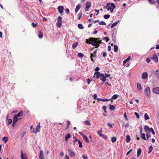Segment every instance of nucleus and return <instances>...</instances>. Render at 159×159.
Returning <instances> with one entry per match:
<instances>
[{
  "label": "nucleus",
  "mask_w": 159,
  "mask_h": 159,
  "mask_svg": "<svg viewBox=\"0 0 159 159\" xmlns=\"http://www.w3.org/2000/svg\"><path fill=\"white\" fill-rule=\"evenodd\" d=\"M26 133V131H23V132L20 135L21 136V138H22L24 136V135Z\"/></svg>",
  "instance_id": "nucleus-47"
},
{
  "label": "nucleus",
  "mask_w": 159,
  "mask_h": 159,
  "mask_svg": "<svg viewBox=\"0 0 159 159\" xmlns=\"http://www.w3.org/2000/svg\"><path fill=\"white\" fill-rule=\"evenodd\" d=\"M82 13L81 12L80 13H79L78 14V20L80 19L81 17L82 16Z\"/></svg>",
  "instance_id": "nucleus-44"
},
{
  "label": "nucleus",
  "mask_w": 159,
  "mask_h": 159,
  "mask_svg": "<svg viewBox=\"0 0 159 159\" xmlns=\"http://www.w3.org/2000/svg\"><path fill=\"white\" fill-rule=\"evenodd\" d=\"M8 138L7 137H4L2 139V140L4 141V143H6L8 141Z\"/></svg>",
  "instance_id": "nucleus-29"
},
{
  "label": "nucleus",
  "mask_w": 159,
  "mask_h": 159,
  "mask_svg": "<svg viewBox=\"0 0 159 159\" xmlns=\"http://www.w3.org/2000/svg\"><path fill=\"white\" fill-rule=\"evenodd\" d=\"M99 24L101 25H106V23L103 21H101L99 22Z\"/></svg>",
  "instance_id": "nucleus-46"
},
{
  "label": "nucleus",
  "mask_w": 159,
  "mask_h": 159,
  "mask_svg": "<svg viewBox=\"0 0 159 159\" xmlns=\"http://www.w3.org/2000/svg\"><path fill=\"white\" fill-rule=\"evenodd\" d=\"M21 157L22 159H27L26 154L25 153H23L22 151L21 152Z\"/></svg>",
  "instance_id": "nucleus-16"
},
{
  "label": "nucleus",
  "mask_w": 159,
  "mask_h": 159,
  "mask_svg": "<svg viewBox=\"0 0 159 159\" xmlns=\"http://www.w3.org/2000/svg\"><path fill=\"white\" fill-rule=\"evenodd\" d=\"M68 150L70 157H75V153L73 152L71 149H68Z\"/></svg>",
  "instance_id": "nucleus-7"
},
{
  "label": "nucleus",
  "mask_w": 159,
  "mask_h": 159,
  "mask_svg": "<svg viewBox=\"0 0 159 159\" xmlns=\"http://www.w3.org/2000/svg\"><path fill=\"white\" fill-rule=\"evenodd\" d=\"M107 107L105 106H102V109L104 110V112L105 113L107 112V111H106Z\"/></svg>",
  "instance_id": "nucleus-48"
},
{
  "label": "nucleus",
  "mask_w": 159,
  "mask_h": 159,
  "mask_svg": "<svg viewBox=\"0 0 159 159\" xmlns=\"http://www.w3.org/2000/svg\"><path fill=\"white\" fill-rule=\"evenodd\" d=\"M141 138L144 140H146V139L145 137V134L144 133H141Z\"/></svg>",
  "instance_id": "nucleus-33"
},
{
  "label": "nucleus",
  "mask_w": 159,
  "mask_h": 159,
  "mask_svg": "<svg viewBox=\"0 0 159 159\" xmlns=\"http://www.w3.org/2000/svg\"><path fill=\"white\" fill-rule=\"evenodd\" d=\"M39 158V159H45L43 155V152L42 150H41L40 151Z\"/></svg>",
  "instance_id": "nucleus-11"
},
{
  "label": "nucleus",
  "mask_w": 159,
  "mask_h": 159,
  "mask_svg": "<svg viewBox=\"0 0 159 159\" xmlns=\"http://www.w3.org/2000/svg\"><path fill=\"white\" fill-rule=\"evenodd\" d=\"M153 149V147L152 146H150L149 148H148V153L149 154L152 151Z\"/></svg>",
  "instance_id": "nucleus-36"
},
{
  "label": "nucleus",
  "mask_w": 159,
  "mask_h": 159,
  "mask_svg": "<svg viewBox=\"0 0 159 159\" xmlns=\"http://www.w3.org/2000/svg\"><path fill=\"white\" fill-rule=\"evenodd\" d=\"M78 43L77 42H76L75 43H74L72 45V48L73 49H75V48H76L77 46L78 45Z\"/></svg>",
  "instance_id": "nucleus-37"
},
{
  "label": "nucleus",
  "mask_w": 159,
  "mask_h": 159,
  "mask_svg": "<svg viewBox=\"0 0 159 159\" xmlns=\"http://www.w3.org/2000/svg\"><path fill=\"white\" fill-rule=\"evenodd\" d=\"M31 25L33 28H34L36 26V24H35L34 22H32L31 23Z\"/></svg>",
  "instance_id": "nucleus-59"
},
{
  "label": "nucleus",
  "mask_w": 159,
  "mask_h": 159,
  "mask_svg": "<svg viewBox=\"0 0 159 159\" xmlns=\"http://www.w3.org/2000/svg\"><path fill=\"white\" fill-rule=\"evenodd\" d=\"M91 6V3L89 1H87L86 2V8H88V9H89Z\"/></svg>",
  "instance_id": "nucleus-19"
},
{
  "label": "nucleus",
  "mask_w": 159,
  "mask_h": 159,
  "mask_svg": "<svg viewBox=\"0 0 159 159\" xmlns=\"http://www.w3.org/2000/svg\"><path fill=\"white\" fill-rule=\"evenodd\" d=\"M77 56L79 57H83L84 56V55L83 54L81 53L80 52L78 54Z\"/></svg>",
  "instance_id": "nucleus-40"
},
{
  "label": "nucleus",
  "mask_w": 159,
  "mask_h": 159,
  "mask_svg": "<svg viewBox=\"0 0 159 159\" xmlns=\"http://www.w3.org/2000/svg\"><path fill=\"white\" fill-rule=\"evenodd\" d=\"M97 100L98 102L101 101L104 102V99H100L99 98H98Z\"/></svg>",
  "instance_id": "nucleus-58"
},
{
  "label": "nucleus",
  "mask_w": 159,
  "mask_h": 159,
  "mask_svg": "<svg viewBox=\"0 0 159 159\" xmlns=\"http://www.w3.org/2000/svg\"><path fill=\"white\" fill-rule=\"evenodd\" d=\"M144 119L146 120H147L150 119L148 114L147 113L144 114Z\"/></svg>",
  "instance_id": "nucleus-32"
},
{
  "label": "nucleus",
  "mask_w": 159,
  "mask_h": 159,
  "mask_svg": "<svg viewBox=\"0 0 159 159\" xmlns=\"http://www.w3.org/2000/svg\"><path fill=\"white\" fill-rule=\"evenodd\" d=\"M126 142L128 143H129L130 140V138L129 135H127L126 138Z\"/></svg>",
  "instance_id": "nucleus-25"
},
{
  "label": "nucleus",
  "mask_w": 159,
  "mask_h": 159,
  "mask_svg": "<svg viewBox=\"0 0 159 159\" xmlns=\"http://www.w3.org/2000/svg\"><path fill=\"white\" fill-rule=\"evenodd\" d=\"M150 130H151V132L152 133V134L153 135H154L155 134V132H154V131L153 129V128H150Z\"/></svg>",
  "instance_id": "nucleus-56"
},
{
  "label": "nucleus",
  "mask_w": 159,
  "mask_h": 159,
  "mask_svg": "<svg viewBox=\"0 0 159 159\" xmlns=\"http://www.w3.org/2000/svg\"><path fill=\"white\" fill-rule=\"evenodd\" d=\"M78 143L79 145V147L80 148H81L83 147L82 143L80 141H78Z\"/></svg>",
  "instance_id": "nucleus-45"
},
{
  "label": "nucleus",
  "mask_w": 159,
  "mask_h": 159,
  "mask_svg": "<svg viewBox=\"0 0 159 159\" xmlns=\"http://www.w3.org/2000/svg\"><path fill=\"white\" fill-rule=\"evenodd\" d=\"M118 50V47L117 45H114V51L115 52H116Z\"/></svg>",
  "instance_id": "nucleus-34"
},
{
  "label": "nucleus",
  "mask_w": 159,
  "mask_h": 159,
  "mask_svg": "<svg viewBox=\"0 0 159 159\" xmlns=\"http://www.w3.org/2000/svg\"><path fill=\"white\" fill-rule=\"evenodd\" d=\"M84 122L85 124L87 125H90V122L89 120H85Z\"/></svg>",
  "instance_id": "nucleus-41"
},
{
  "label": "nucleus",
  "mask_w": 159,
  "mask_h": 159,
  "mask_svg": "<svg viewBox=\"0 0 159 159\" xmlns=\"http://www.w3.org/2000/svg\"><path fill=\"white\" fill-rule=\"evenodd\" d=\"M102 39H103V40L106 39V41L107 42H108L109 41V38L108 37H103L102 38Z\"/></svg>",
  "instance_id": "nucleus-50"
},
{
  "label": "nucleus",
  "mask_w": 159,
  "mask_h": 159,
  "mask_svg": "<svg viewBox=\"0 0 159 159\" xmlns=\"http://www.w3.org/2000/svg\"><path fill=\"white\" fill-rule=\"evenodd\" d=\"M71 135L70 134L68 133L66 136L65 137V141L66 142H67L68 140L70 138Z\"/></svg>",
  "instance_id": "nucleus-17"
},
{
  "label": "nucleus",
  "mask_w": 159,
  "mask_h": 159,
  "mask_svg": "<svg viewBox=\"0 0 159 159\" xmlns=\"http://www.w3.org/2000/svg\"><path fill=\"white\" fill-rule=\"evenodd\" d=\"M23 114V112L21 111L20 112H19L17 114H15L14 115L15 116H16L17 117L20 116H22Z\"/></svg>",
  "instance_id": "nucleus-21"
},
{
  "label": "nucleus",
  "mask_w": 159,
  "mask_h": 159,
  "mask_svg": "<svg viewBox=\"0 0 159 159\" xmlns=\"http://www.w3.org/2000/svg\"><path fill=\"white\" fill-rule=\"evenodd\" d=\"M64 9V7L63 6H60L58 7L57 9L59 12L61 14V15H63V12Z\"/></svg>",
  "instance_id": "nucleus-6"
},
{
  "label": "nucleus",
  "mask_w": 159,
  "mask_h": 159,
  "mask_svg": "<svg viewBox=\"0 0 159 159\" xmlns=\"http://www.w3.org/2000/svg\"><path fill=\"white\" fill-rule=\"evenodd\" d=\"M149 4L153 5L156 3V2L154 0H147Z\"/></svg>",
  "instance_id": "nucleus-28"
},
{
  "label": "nucleus",
  "mask_w": 159,
  "mask_h": 159,
  "mask_svg": "<svg viewBox=\"0 0 159 159\" xmlns=\"http://www.w3.org/2000/svg\"><path fill=\"white\" fill-rule=\"evenodd\" d=\"M100 70V68L98 67H96L94 69V70L98 72V71H99Z\"/></svg>",
  "instance_id": "nucleus-60"
},
{
  "label": "nucleus",
  "mask_w": 159,
  "mask_h": 159,
  "mask_svg": "<svg viewBox=\"0 0 159 159\" xmlns=\"http://www.w3.org/2000/svg\"><path fill=\"white\" fill-rule=\"evenodd\" d=\"M111 50V47L109 45L108 46V51L109 52Z\"/></svg>",
  "instance_id": "nucleus-63"
},
{
  "label": "nucleus",
  "mask_w": 159,
  "mask_h": 159,
  "mask_svg": "<svg viewBox=\"0 0 159 159\" xmlns=\"http://www.w3.org/2000/svg\"><path fill=\"white\" fill-rule=\"evenodd\" d=\"M12 122V120L11 119H9L7 120V123L8 125H10Z\"/></svg>",
  "instance_id": "nucleus-43"
},
{
  "label": "nucleus",
  "mask_w": 159,
  "mask_h": 159,
  "mask_svg": "<svg viewBox=\"0 0 159 159\" xmlns=\"http://www.w3.org/2000/svg\"><path fill=\"white\" fill-rule=\"evenodd\" d=\"M103 17L105 19H107L110 17V15L109 14L104 15Z\"/></svg>",
  "instance_id": "nucleus-42"
},
{
  "label": "nucleus",
  "mask_w": 159,
  "mask_h": 159,
  "mask_svg": "<svg viewBox=\"0 0 159 159\" xmlns=\"http://www.w3.org/2000/svg\"><path fill=\"white\" fill-rule=\"evenodd\" d=\"M144 129L145 131L148 133V132L150 133V128H149V127L148 125H145L144 126Z\"/></svg>",
  "instance_id": "nucleus-13"
},
{
  "label": "nucleus",
  "mask_w": 159,
  "mask_h": 159,
  "mask_svg": "<svg viewBox=\"0 0 159 159\" xmlns=\"http://www.w3.org/2000/svg\"><path fill=\"white\" fill-rule=\"evenodd\" d=\"M38 36L40 39H41L43 38V34L42 31L40 30H39L38 31Z\"/></svg>",
  "instance_id": "nucleus-14"
},
{
  "label": "nucleus",
  "mask_w": 159,
  "mask_h": 159,
  "mask_svg": "<svg viewBox=\"0 0 159 159\" xmlns=\"http://www.w3.org/2000/svg\"><path fill=\"white\" fill-rule=\"evenodd\" d=\"M150 133H149V134H148V133H147L146 137H147V139H148L149 138L151 137Z\"/></svg>",
  "instance_id": "nucleus-51"
},
{
  "label": "nucleus",
  "mask_w": 159,
  "mask_h": 159,
  "mask_svg": "<svg viewBox=\"0 0 159 159\" xmlns=\"http://www.w3.org/2000/svg\"><path fill=\"white\" fill-rule=\"evenodd\" d=\"M80 7H81L80 5L79 4H78L76 6L75 9V12L76 13H77L78 12V10L80 8Z\"/></svg>",
  "instance_id": "nucleus-24"
},
{
  "label": "nucleus",
  "mask_w": 159,
  "mask_h": 159,
  "mask_svg": "<svg viewBox=\"0 0 159 159\" xmlns=\"http://www.w3.org/2000/svg\"><path fill=\"white\" fill-rule=\"evenodd\" d=\"M118 96H119V95L117 94H114L112 96L111 98V99H110V100H111V99L115 100L117 98Z\"/></svg>",
  "instance_id": "nucleus-22"
},
{
  "label": "nucleus",
  "mask_w": 159,
  "mask_h": 159,
  "mask_svg": "<svg viewBox=\"0 0 159 159\" xmlns=\"http://www.w3.org/2000/svg\"><path fill=\"white\" fill-rule=\"evenodd\" d=\"M142 150L140 148H139L137 152V157H139L141 153Z\"/></svg>",
  "instance_id": "nucleus-26"
},
{
  "label": "nucleus",
  "mask_w": 159,
  "mask_h": 159,
  "mask_svg": "<svg viewBox=\"0 0 159 159\" xmlns=\"http://www.w3.org/2000/svg\"><path fill=\"white\" fill-rule=\"evenodd\" d=\"M100 80H102L103 81H105L107 79L105 77V76L104 74L101 73V75L100 77Z\"/></svg>",
  "instance_id": "nucleus-10"
},
{
  "label": "nucleus",
  "mask_w": 159,
  "mask_h": 159,
  "mask_svg": "<svg viewBox=\"0 0 159 159\" xmlns=\"http://www.w3.org/2000/svg\"><path fill=\"white\" fill-rule=\"evenodd\" d=\"M137 88H138V89H139L140 90H142V87H141V85L139 83H137Z\"/></svg>",
  "instance_id": "nucleus-35"
},
{
  "label": "nucleus",
  "mask_w": 159,
  "mask_h": 159,
  "mask_svg": "<svg viewBox=\"0 0 159 159\" xmlns=\"http://www.w3.org/2000/svg\"><path fill=\"white\" fill-rule=\"evenodd\" d=\"M148 77V74L146 72H143L142 75V79H145Z\"/></svg>",
  "instance_id": "nucleus-12"
},
{
  "label": "nucleus",
  "mask_w": 159,
  "mask_h": 159,
  "mask_svg": "<svg viewBox=\"0 0 159 159\" xmlns=\"http://www.w3.org/2000/svg\"><path fill=\"white\" fill-rule=\"evenodd\" d=\"M139 131L140 132V134H141V133H142V132L143 131V128H142V126H139Z\"/></svg>",
  "instance_id": "nucleus-57"
},
{
  "label": "nucleus",
  "mask_w": 159,
  "mask_h": 159,
  "mask_svg": "<svg viewBox=\"0 0 159 159\" xmlns=\"http://www.w3.org/2000/svg\"><path fill=\"white\" fill-rule=\"evenodd\" d=\"M57 20L56 25L58 27L60 28L61 26L62 22V17L61 16H59L57 18Z\"/></svg>",
  "instance_id": "nucleus-3"
},
{
  "label": "nucleus",
  "mask_w": 159,
  "mask_h": 159,
  "mask_svg": "<svg viewBox=\"0 0 159 159\" xmlns=\"http://www.w3.org/2000/svg\"><path fill=\"white\" fill-rule=\"evenodd\" d=\"M19 119L18 118V117L15 115H14V117L13 118V121L15 122H16Z\"/></svg>",
  "instance_id": "nucleus-23"
},
{
  "label": "nucleus",
  "mask_w": 159,
  "mask_h": 159,
  "mask_svg": "<svg viewBox=\"0 0 159 159\" xmlns=\"http://www.w3.org/2000/svg\"><path fill=\"white\" fill-rule=\"evenodd\" d=\"M130 57H128L125 60L123 61V64H125L127 61H129L130 59Z\"/></svg>",
  "instance_id": "nucleus-30"
},
{
  "label": "nucleus",
  "mask_w": 159,
  "mask_h": 159,
  "mask_svg": "<svg viewBox=\"0 0 159 159\" xmlns=\"http://www.w3.org/2000/svg\"><path fill=\"white\" fill-rule=\"evenodd\" d=\"M151 59L150 58H149L148 57H147V58H146V62L148 63H149L150 61H151V60H150Z\"/></svg>",
  "instance_id": "nucleus-53"
},
{
  "label": "nucleus",
  "mask_w": 159,
  "mask_h": 159,
  "mask_svg": "<svg viewBox=\"0 0 159 159\" xmlns=\"http://www.w3.org/2000/svg\"><path fill=\"white\" fill-rule=\"evenodd\" d=\"M151 59H152L156 63L158 62V58L157 54L155 53L152 57H150Z\"/></svg>",
  "instance_id": "nucleus-5"
},
{
  "label": "nucleus",
  "mask_w": 159,
  "mask_h": 159,
  "mask_svg": "<svg viewBox=\"0 0 159 159\" xmlns=\"http://www.w3.org/2000/svg\"><path fill=\"white\" fill-rule=\"evenodd\" d=\"M109 106H110V107H109V109L113 111V110H115V107H114V106L113 105L110 104Z\"/></svg>",
  "instance_id": "nucleus-31"
},
{
  "label": "nucleus",
  "mask_w": 159,
  "mask_h": 159,
  "mask_svg": "<svg viewBox=\"0 0 159 159\" xmlns=\"http://www.w3.org/2000/svg\"><path fill=\"white\" fill-rule=\"evenodd\" d=\"M82 137L83 138L84 140L85 141V142H86L87 143H89V139H88V138L86 136L84 135H83Z\"/></svg>",
  "instance_id": "nucleus-15"
},
{
  "label": "nucleus",
  "mask_w": 159,
  "mask_h": 159,
  "mask_svg": "<svg viewBox=\"0 0 159 159\" xmlns=\"http://www.w3.org/2000/svg\"><path fill=\"white\" fill-rule=\"evenodd\" d=\"M101 73L99 72H95L93 77H96L97 79H99L101 75Z\"/></svg>",
  "instance_id": "nucleus-9"
},
{
  "label": "nucleus",
  "mask_w": 159,
  "mask_h": 159,
  "mask_svg": "<svg viewBox=\"0 0 159 159\" xmlns=\"http://www.w3.org/2000/svg\"><path fill=\"white\" fill-rule=\"evenodd\" d=\"M134 114L136 116V117L138 119H139V116L138 113L136 112H134Z\"/></svg>",
  "instance_id": "nucleus-52"
},
{
  "label": "nucleus",
  "mask_w": 159,
  "mask_h": 159,
  "mask_svg": "<svg viewBox=\"0 0 159 159\" xmlns=\"http://www.w3.org/2000/svg\"><path fill=\"white\" fill-rule=\"evenodd\" d=\"M111 140L112 143L115 142L116 140V138L115 137H112L111 138Z\"/></svg>",
  "instance_id": "nucleus-39"
},
{
  "label": "nucleus",
  "mask_w": 159,
  "mask_h": 159,
  "mask_svg": "<svg viewBox=\"0 0 159 159\" xmlns=\"http://www.w3.org/2000/svg\"><path fill=\"white\" fill-rule=\"evenodd\" d=\"M98 49H95L93 52V53H91L90 54V58L91 60L93 62H94L95 61L93 60V58L95 57L96 56V53L97 52V50Z\"/></svg>",
  "instance_id": "nucleus-4"
},
{
  "label": "nucleus",
  "mask_w": 159,
  "mask_h": 159,
  "mask_svg": "<svg viewBox=\"0 0 159 159\" xmlns=\"http://www.w3.org/2000/svg\"><path fill=\"white\" fill-rule=\"evenodd\" d=\"M78 141H80L79 139H75L73 141V143L74 145H75V143L78 141Z\"/></svg>",
  "instance_id": "nucleus-54"
},
{
  "label": "nucleus",
  "mask_w": 159,
  "mask_h": 159,
  "mask_svg": "<svg viewBox=\"0 0 159 159\" xmlns=\"http://www.w3.org/2000/svg\"><path fill=\"white\" fill-rule=\"evenodd\" d=\"M111 5L112 7V8L110 10L111 12L112 13L113 12L114 9L116 7V6L113 3H111Z\"/></svg>",
  "instance_id": "nucleus-18"
},
{
  "label": "nucleus",
  "mask_w": 159,
  "mask_h": 159,
  "mask_svg": "<svg viewBox=\"0 0 159 159\" xmlns=\"http://www.w3.org/2000/svg\"><path fill=\"white\" fill-rule=\"evenodd\" d=\"M40 123H39L36 126V130L35 132V133H36L37 132H39L40 131Z\"/></svg>",
  "instance_id": "nucleus-20"
},
{
  "label": "nucleus",
  "mask_w": 159,
  "mask_h": 159,
  "mask_svg": "<svg viewBox=\"0 0 159 159\" xmlns=\"http://www.w3.org/2000/svg\"><path fill=\"white\" fill-rule=\"evenodd\" d=\"M65 11L67 14H68L70 12V11L69 9L67 8L65 10Z\"/></svg>",
  "instance_id": "nucleus-62"
},
{
  "label": "nucleus",
  "mask_w": 159,
  "mask_h": 159,
  "mask_svg": "<svg viewBox=\"0 0 159 159\" xmlns=\"http://www.w3.org/2000/svg\"><path fill=\"white\" fill-rule=\"evenodd\" d=\"M79 28L80 29H83L84 28V27L82 24H79L78 25Z\"/></svg>",
  "instance_id": "nucleus-38"
},
{
  "label": "nucleus",
  "mask_w": 159,
  "mask_h": 159,
  "mask_svg": "<svg viewBox=\"0 0 159 159\" xmlns=\"http://www.w3.org/2000/svg\"><path fill=\"white\" fill-rule=\"evenodd\" d=\"M82 157L83 159H88V157L85 155H83Z\"/></svg>",
  "instance_id": "nucleus-64"
},
{
  "label": "nucleus",
  "mask_w": 159,
  "mask_h": 159,
  "mask_svg": "<svg viewBox=\"0 0 159 159\" xmlns=\"http://www.w3.org/2000/svg\"><path fill=\"white\" fill-rule=\"evenodd\" d=\"M144 92L147 98H150L151 91L149 87H148L146 88Z\"/></svg>",
  "instance_id": "nucleus-2"
},
{
  "label": "nucleus",
  "mask_w": 159,
  "mask_h": 159,
  "mask_svg": "<svg viewBox=\"0 0 159 159\" xmlns=\"http://www.w3.org/2000/svg\"><path fill=\"white\" fill-rule=\"evenodd\" d=\"M101 131H99L98 132V134L101 137L103 134L101 133Z\"/></svg>",
  "instance_id": "nucleus-55"
},
{
  "label": "nucleus",
  "mask_w": 159,
  "mask_h": 159,
  "mask_svg": "<svg viewBox=\"0 0 159 159\" xmlns=\"http://www.w3.org/2000/svg\"><path fill=\"white\" fill-rule=\"evenodd\" d=\"M102 135V136H101V137L103 138L104 139H107V137L106 135H104L103 134Z\"/></svg>",
  "instance_id": "nucleus-49"
},
{
  "label": "nucleus",
  "mask_w": 159,
  "mask_h": 159,
  "mask_svg": "<svg viewBox=\"0 0 159 159\" xmlns=\"http://www.w3.org/2000/svg\"><path fill=\"white\" fill-rule=\"evenodd\" d=\"M152 91L156 94H159V87H157L154 88L152 89Z\"/></svg>",
  "instance_id": "nucleus-8"
},
{
  "label": "nucleus",
  "mask_w": 159,
  "mask_h": 159,
  "mask_svg": "<svg viewBox=\"0 0 159 159\" xmlns=\"http://www.w3.org/2000/svg\"><path fill=\"white\" fill-rule=\"evenodd\" d=\"M119 22V20H118L117 21L115 22V23H113L111 25V28H112L114 26H116Z\"/></svg>",
  "instance_id": "nucleus-27"
},
{
  "label": "nucleus",
  "mask_w": 159,
  "mask_h": 159,
  "mask_svg": "<svg viewBox=\"0 0 159 159\" xmlns=\"http://www.w3.org/2000/svg\"><path fill=\"white\" fill-rule=\"evenodd\" d=\"M107 125L108 126H109L111 128L112 127V125L111 124L109 123H107Z\"/></svg>",
  "instance_id": "nucleus-61"
},
{
  "label": "nucleus",
  "mask_w": 159,
  "mask_h": 159,
  "mask_svg": "<svg viewBox=\"0 0 159 159\" xmlns=\"http://www.w3.org/2000/svg\"><path fill=\"white\" fill-rule=\"evenodd\" d=\"M86 43L93 46H95V48H97L99 46L100 44L102 43V41L100 40V38L91 37L89 38V39H86Z\"/></svg>",
  "instance_id": "nucleus-1"
}]
</instances>
